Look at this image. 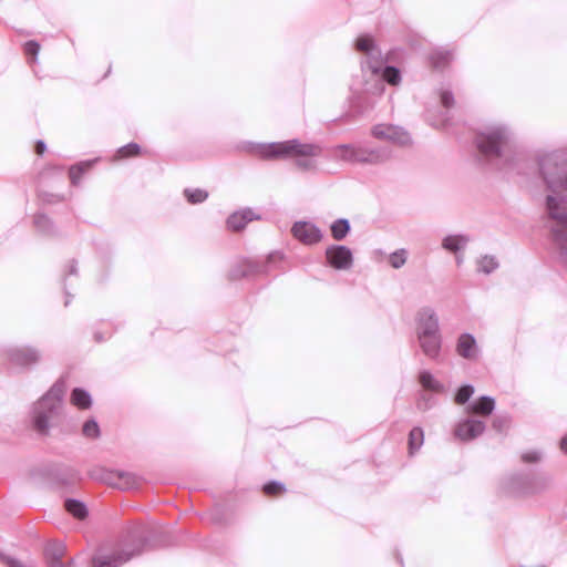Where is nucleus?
<instances>
[{
	"label": "nucleus",
	"mask_w": 567,
	"mask_h": 567,
	"mask_svg": "<svg viewBox=\"0 0 567 567\" xmlns=\"http://www.w3.org/2000/svg\"><path fill=\"white\" fill-rule=\"evenodd\" d=\"M546 209L549 218L556 221L555 226L551 227L553 239L560 259L567 264V197L548 195Z\"/></svg>",
	"instance_id": "7"
},
{
	"label": "nucleus",
	"mask_w": 567,
	"mask_h": 567,
	"mask_svg": "<svg viewBox=\"0 0 567 567\" xmlns=\"http://www.w3.org/2000/svg\"><path fill=\"white\" fill-rule=\"evenodd\" d=\"M475 145L484 161L502 169L512 165L511 132L505 125H488L476 133Z\"/></svg>",
	"instance_id": "1"
},
{
	"label": "nucleus",
	"mask_w": 567,
	"mask_h": 567,
	"mask_svg": "<svg viewBox=\"0 0 567 567\" xmlns=\"http://www.w3.org/2000/svg\"><path fill=\"white\" fill-rule=\"evenodd\" d=\"M355 50L364 53L365 59L361 62L362 71L369 70L372 75H379L375 90L382 93L384 82L391 85H398L401 82V72L396 66L385 65L380 49L375 45L372 37L364 34L357 39Z\"/></svg>",
	"instance_id": "3"
},
{
	"label": "nucleus",
	"mask_w": 567,
	"mask_h": 567,
	"mask_svg": "<svg viewBox=\"0 0 567 567\" xmlns=\"http://www.w3.org/2000/svg\"><path fill=\"white\" fill-rule=\"evenodd\" d=\"M512 419L508 414L496 415L493 420L492 426L495 431L502 433L509 429Z\"/></svg>",
	"instance_id": "38"
},
{
	"label": "nucleus",
	"mask_w": 567,
	"mask_h": 567,
	"mask_svg": "<svg viewBox=\"0 0 567 567\" xmlns=\"http://www.w3.org/2000/svg\"><path fill=\"white\" fill-rule=\"evenodd\" d=\"M424 441V432L422 427L415 426L409 433V450L410 454H414L421 449Z\"/></svg>",
	"instance_id": "31"
},
{
	"label": "nucleus",
	"mask_w": 567,
	"mask_h": 567,
	"mask_svg": "<svg viewBox=\"0 0 567 567\" xmlns=\"http://www.w3.org/2000/svg\"><path fill=\"white\" fill-rule=\"evenodd\" d=\"M110 475L114 480H110L109 483L121 489H131L137 485V477L130 472H116Z\"/></svg>",
	"instance_id": "22"
},
{
	"label": "nucleus",
	"mask_w": 567,
	"mask_h": 567,
	"mask_svg": "<svg viewBox=\"0 0 567 567\" xmlns=\"http://www.w3.org/2000/svg\"><path fill=\"white\" fill-rule=\"evenodd\" d=\"M65 553V547L60 543L48 544L44 548V560L62 559Z\"/></svg>",
	"instance_id": "33"
},
{
	"label": "nucleus",
	"mask_w": 567,
	"mask_h": 567,
	"mask_svg": "<svg viewBox=\"0 0 567 567\" xmlns=\"http://www.w3.org/2000/svg\"><path fill=\"white\" fill-rule=\"evenodd\" d=\"M456 353L468 361H475L480 357V348L476 339L471 333H462L456 341Z\"/></svg>",
	"instance_id": "16"
},
{
	"label": "nucleus",
	"mask_w": 567,
	"mask_h": 567,
	"mask_svg": "<svg viewBox=\"0 0 567 567\" xmlns=\"http://www.w3.org/2000/svg\"><path fill=\"white\" fill-rule=\"evenodd\" d=\"M326 259L328 265L337 270L350 269L353 264L351 249L343 245H331L327 247Z\"/></svg>",
	"instance_id": "11"
},
{
	"label": "nucleus",
	"mask_w": 567,
	"mask_h": 567,
	"mask_svg": "<svg viewBox=\"0 0 567 567\" xmlns=\"http://www.w3.org/2000/svg\"><path fill=\"white\" fill-rule=\"evenodd\" d=\"M371 135L380 141H389L400 146L411 143L410 134L401 126L392 124H377L371 128Z\"/></svg>",
	"instance_id": "10"
},
{
	"label": "nucleus",
	"mask_w": 567,
	"mask_h": 567,
	"mask_svg": "<svg viewBox=\"0 0 567 567\" xmlns=\"http://www.w3.org/2000/svg\"><path fill=\"white\" fill-rule=\"evenodd\" d=\"M65 509L75 518L84 519L87 516L86 505L75 498H68L64 503Z\"/></svg>",
	"instance_id": "29"
},
{
	"label": "nucleus",
	"mask_w": 567,
	"mask_h": 567,
	"mask_svg": "<svg viewBox=\"0 0 567 567\" xmlns=\"http://www.w3.org/2000/svg\"><path fill=\"white\" fill-rule=\"evenodd\" d=\"M0 560L7 567H39L33 561L30 563H23L20 559L12 557L10 555H7L0 550Z\"/></svg>",
	"instance_id": "36"
},
{
	"label": "nucleus",
	"mask_w": 567,
	"mask_h": 567,
	"mask_svg": "<svg viewBox=\"0 0 567 567\" xmlns=\"http://www.w3.org/2000/svg\"><path fill=\"white\" fill-rule=\"evenodd\" d=\"M184 195L190 204H199L207 199L208 193L205 189L200 188H186L184 190Z\"/></svg>",
	"instance_id": "34"
},
{
	"label": "nucleus",
	"mask_w": 567,
	"mask_h": 567,
	"mask_svg": "<svg viewBox=\"0 0 567 567\" xmlns=\"http://www.w3.org/2000/svg\"><path fill=\"white\" fill-rule=\"evenodd\" d=\"M440 333L439 317L434 309L422 308L416 316V337Z\"/></svg>",
	"instance_id": "13"
},
{
	"label": "nucleus",
	"mask_w": 567,
	"mask_h": 567,
	"mask_svg": "<svg viewBox=\"0 0 567 567\" xmlns=\"http://www.w3.org/2000/svg\"><path fill=\"white\" fill-rule=\"evenodd\" d=\"M47 567H73L74 561L71 559L69 563H63L62 559L56 560H44Z\"/></svg>",
	"instance_id": "45"
},
{
	"label": "nucleus",
	"mask_w": 567,
	"mask_h": 567,
	"mask_svg": "<svg viewBox=\"0 0 567 567\" xmlns=\"http://www.w3.org/2000/svg\"><path fill=\"white\" fill-rule=\"evenodd\" d=\"M560 449L565 454H567V434L560 440Z\"/></svg>",
	"instance_id": "49"
},
{
	"label": "nucleus",
	"mask_w": 567,
	"mask_h": 567,
	"mask_svg": "<svg viewBox=\"0 0 567 567\" xmlns=\"http://www.w3.org/2000/svg\"><path fill=\"white\" fill-rule=\"evenodd\" d=\"M540 175L549 189H567V151L557 150L539 156Z\"/></svg>",
	"instance_id": "8"
},
{
	"label": "nucleus",
	"mask_w": 567,
	"mask_h": 567,
	"mask_svg": "<svg viewBox=\"0 0 567 567\" xmlns=\"http://www.w3.org/2000/svg\"><path fill=\"white\" fill-rule=\"evenodd\" d=\"M462 261H463V258H462L461 256H457V257H456V262H457V265H460Z\"/></svg>",
	"instance_id": "51"
},
{
	"label": "nucleus",
	"mask_w": 567,
	"mask_h": 567,
	"mask_svg": "<svg viewBox=\"0 0 567 567\" xmlns=\"http://www.w3.org/2000/svg\"><path fill=\"white\" fill-rule=\"evenodd\" d=\"M470 238L464 235H449L442 241V247L451 252H457L465 248Z\"/></svg>",
	"instance_id": "24"
},
{
	"label": "nucleus",
	"mask_w": 567,
	"mask_h": 567,
	"mask_svg": "<svg viewBox=\"0 0 567 567\" xmlns=\"http://www.w3.org/2000/svg\"><path fill=\"white\" fill-rule=\"evenodd\" d=\"M7 357L11 364L27 368L40 361V352L32 347H10L7 350Z\"/></svg>",
	"instance_id": "12"
},
{
	"label": "nucleus",
	"mask_w": 567,
	"mask_h": 567,
	"mask_svg": "<svg viewBox=\"0 0 567 567\" xmlns=\"http://www.w3.org/2000/svg\"><path fill=\"white\" fill-rule=\"evenodd\" d=\"M441 103L445 109H450L454 105V95L450 90H442L440 93Z\"/></svg>",
	"instance_id": "43"
},
{
	"label": "nucleus",
	"mask_w": 567,
	"mask_h": 567,
	"mask_svg": "<svg viewBox=\"0 0 567 567\" xmlns=\"http://www.w3.org/2000/svg\"><path fill=\"white\" fill-rule=\"evenodd\" d=\"M69 275H73V276L78 275V264H76L75 260L71 261L70 269H69Z\"/></svg>",
	"instance_id": "47"
},
{
	"label": "nucleus",
	"mask_w": 567,
	"mask_h": 567,
	"mask_svg": "<svg viewBox=\"0 0 567 567\" xmlns=\"http://www.w3.org/2000/svg\"><path fill=\"white\" fill-rule=\"evenodd\" d=\"M264 493L269 496L281 494L286 491V487L282 483L277 481H271L264 485Z\"/></svg>",
	"instance_id": "41"
},
{
	"label": "nucleus",
	"mask_w": 567,
	"mask_h": 567,
	"mask_svg": "<svg viewBox=\"0 0 567 567\" xmlns=\"http://www.w3.org/2000/svg\"><path fill=\"white\" fill-rule=\"evenodd\" d=\"M420 347L423 351V353L432 359L435 360L439 358L441 348H442V337L440 333H433V334H426V336H419L417 337Z\"/></svg>",
	"instance_id": "17"
},
{
	"label": "nucleus",
	"mask_w": 567,
	"mask_h": 567,
	"mask_svg": "<svg viewBox=\"0 0 567 567\" xmlns=\"http://www.w3.org/2000/svg\"><path fill=\"white\" fill-rule=\"evenodd\" d=\"M485 429V422L476 419H465L456 424L454 435L461 441H471L483 434Z\"/></svg>",
	"instance_id": "15"
},
{
	"label": "nucleus",
	"mask_w": 567,
	"mask_h": 567,
	"mask_svg": "<svg viewBox=\"0 0 567 567\" xmlns=\"http://www.w3.org/2000/svg\"><path fill=\"white\" fill-rule=\"evenodd\" d=\"M431 124L435 127H445L447 125V117L444 115L440 122H432Z\"/></svg>",
	"instance_id": "48"
},
{
	"label": "nucleus",
	"mask_w": 567,
	"mask_h": 567,
	"mask_svg": "<svg viewBox=\"0 0 567 567\" xmlns=\"http://www.w3.org/2000/svg\"><path fill=\"white\" fill-rule=\"evenodd\" d=\"M495 409V400L489 395H482L466 406V412L480 416H488Z\"/></svg>",
	"instance_id": "20"
},
{
	"label": "nucleus",
	"mask_w": 567,
	"mask_h": 567,
	"mask_svg": "<svg viewBox=\"0 0 567 567\" xmlns=\"http://www.w3.org/2000/svg\"><path fill=\"white\" fill-rule=\"evenodd\" d=\"M522 477H529V474L519 473V474H513V475L506 477L502 482V485H501L502 491L505 494L511 495V496L528 495V493L516 492L515 487L529 485L527 482H524L523 480L520 481L519 478H522Z\"/></svg>",
	"instance_id": "21"
},
{
	"label": "nucleus",
	"mask_w": 567,
	"mask_h": 567,
	"mask_svg": "<svg viewBox=\"0 0 567 567\" xmlns=\"http://www.w3.org/2000/svg\"><path fill=\"white\" fill-rule=\"evenodd\" d=\"M527 482L529 485L515 487L516 492L528 493V495L540 493L548 488L550 485V477L546 475H530L529 477L519 478Z\"/></svg>",
	"instance_id": "18"
},
{
	"label": "nucleus",
	"mask_w": 567,
	"mask_h": 567,
	"mask_svg": "<svg viewBox=\"0 0 567 567\" xmlns=\"http://www.w3.org/2000/svg\"><path fill=\"white\" fill-rule=\"evenodd\" d=\"M296 239L305 245H315L321 241L323 234L319 227L309 221H296L291 228Z\"/></svg>",
	"instance_id": "14"
},
{
	"label": "nucleus",
	"mask_w": 567,
	"mask_h": 567,
	"mask_svg": "<svg viewBox=\"0 0 567 567\" xmlns=\"http://www.w3.org/2000/svg\"><path fill=\"white\" fill-rule=\"evenodd\" d=\"M259 216L251 209L245 208L239 212H235L227 218V228L234 231H240L245 228L247 223L258 219Z\"/></svg>",
	"instance_id": "19"
},
{
	"label": "nucleus",
	"mask_w": 567,
	"mask_h": 567,
	"mask_svg": "<svg viewBox=\"0 0 567 567\" xmlns=\"http://www.w3.org/2000/svg\"><path fill=\"white\" fill-rule=\"evenodd\" d=\"M408 251L403 248L393 251L389 257V262L394 269H400L406 262Z\"/></svg>",
	"instance_id": "37"
},
{
	"label": "nucleus",
	"mask_w": 567,
	"mask_h": 567,
	"mask_svg": "<svg viewBox=\"0 0 567 567\" xmlns=\"http://www.w3.org/2000/svg\"><path fill=\"white\" fill-rule=\"evenodd\" d=\"M251 151L265 159L281 158L288 156H297L295 164L303 171H315L317 163L313 157H318L322 153V147L315 143H302L297 138L285 142H272L255 144Z\"/></svg>",
	"instance_id": "2"
},
{
	"label": "nucleus",
	"mask_w": 567,
	"mask_h": 567,
	"mask_svg": "<svg viewBox=\"0 0 567 567\" xmlns=\"http://www.w3.org/2000/svg\"><path fill=\"white\" fill-rule=\"evenodd\" d=\"M23 50L27 55L31 56L32 60L35 61L40 51V44L34 40H30L24 43Z\"/></svg>",
	"instance_id": "42"
},
{
	"label": "nucleus",
	"mask_w": 567,
	"mask_h": 567,
	"mask_svg": "<svg viewBox=\"0 0 567 567\" xmlns=\"http://www.w3.org/2000/svg\"><path fill=\"white\" fill-rule=\"evenodd\" d=\"M281 255L271 254L266 261L259 262L254 260H240L230 270L231 279H240L244 277L254 276L257 274H269L272 262L280 260Z\"/></svg>",
	"instance_id": "9"
},
{
	"label": "nucleus",
	"mask_w": 567,
	"mask_h": 567,
	"mask_svg": "<svg viewBox=\"0 0 567 567\" xmlns=\"http://www.w3.org/2000/svg\"><path fill=\"white\" fill-rule=\"evenodd\" d=\"M65 389V382L63 380H58L33 405L32 423L37 432L40 434H47L49 429L58 421L62 411Z\"/></svg>",
	"instance_id": "4"
},
{
	"label": "nucleus",
	"mask_w": 567,
	"mask_h": 567,
	"mask_svg": "<svg viewBox=\"0 0 567 567\" xmlns=\"http://www.w3.org/2000/svg\"><path fill=\"white\" fill-rule=\"evenodd\" d=\"M419 382L425 390L436 393H442L445 391L444 384L435 379L434 375L427 370H422L420 372Z\"/></svg>",
	"instance_id": "23"
},
{
	"label": "nucleus",
	"mask_w": 567,
	"mask_h": 567,
	"mask_svg": "<svg viewBox=\"0 0 567 567\" xmlns=\"http://www.w3.org/2000/svg\"><path fill=\"white\" fill-rule=\"evenodd\" d=\"M140 152H141L140 145L137 143L132 142V143H128L127 145H124L121 148H118L117 155L121 158H126V157H131V156H136L137 154H140Z\"/></svg>",
	"instance_id": "40"
},
{
	"label": "nucleus",
	"mask_w": 567,
	"mask_h": 567,
	"mask_svg": "<svg viewBox=\"0 0 567 567\" xmlns=\"http://www.w3.org/2000/svg\"><path fill=\"white\" fill-rule=\"evenodd\" d=\"M452 59V52L443 49L436 50L430 55L431 64L436 70L444 69L446 65H449Z\"/></svg>",
	"instance_id": "27"
},
{
	"label": "nucleus",
	"mask_w": 567,
	"mask_h": 567,
	"mask_svg": "<svg viewBox=\"0 0 567 567\" xmlns=\"http://www.w3.org/2000/svg\"><path fill=\"white\" fill-rule=\"evenodd\" d=\"M336 158L351 164L381 165L392 157L389 147H370L362 144H340L332 148Z\"/></svg>",
	"instance_id": "6"
},
{
	"label": "nucleus",
	"mask_w": 567,
	"mask_h": 567,
	"mask_svg": "<svg viewBox=\"0 0 567 567\" xmlns=\"http://www.w3.org/2000/svg\"><path fill=\"white\" fill-rule=\"evenodd\" d=\"M147 545V538L141 527H133L127 530L121 550L112 554L99 550L91 558L92 567H120L134 556L140 555Z\"/></svg>",
	"instance_id": "5"
},
{
	"label": "nucleus",
	"mask_w": 567,
	"mask_h": 567,
	"mask_svg": "<svg viewBox=\"0 0 567 567\" xmlns=\"http://www.w3.org/2000/svg\"><path fill=\"white\" fill-rule=\"evenodd\" d=\"M94 339L97 341V342H102L105 340V338L100 333V332H95L94 333Z\"/></svg>",
	"instance_id": "50"
},
{
	"label": "nucleus",
	"mask_w": 567,
	"mask_h": 567,
	"mask_svg": "<svg viewBox=\"0 0 567 567\" xmlns=\"http://www.w3.org/2000/svg\"><path fill=\"white\" fill-rule=\"evenodd\" d=\"M71 402L79 409H89L92 404L91 395L87 391L75 388L71 393Z\"/></svg>",
	"instance_id": "30"
},
{
	"label": "nucleus",
	"mask_w": 567,
	"mask_h": 567,
	"mask_svg": "<svg viewBox=\"0 0 567 567\" xmlns=\"http://www.w3.org/2000/svg\"><path fill=\"white\" fill-rule=\"evenodd\" d=\"M47 150V145L42 140H39L35 144V152L39 155H42Z\"/></svg>",
	"instance_id": "46"
},
{
	"label": "nucleus",
	"mask_w": 567,
	"mask_h": 567,
	"mask_svg": "<svg viewBox=\"0 0 567 567\" xmlns=\"http://www.w3.org/2000/svg\"><path fill=\"white\" fill-rule=\"evenodd\" d=\"M350 221L347 218H339L334 220L330 226L331 236L338 241L346 238L350 233Z\"/></svg>",
	"instance_id": "28"
},
{
	"label": "nucleus",
	"mask_w": 567,
	"mask_h": 567,
	"mask_svg": "<svg viewBox=\"0 0 567 567\" xmlns=\"http://www.w3.org/2000/svg\"><path fill=\"white\" fill-rule=\"evenodd\" d=\"M34 227L39 233L45 236L55 235V227L53 221L44 214H37L33 218Z\"/></svg>",
	"instance_id": "25"
},
{
	"label": "nucleus",
	"mask_w": 567,
	"mask_h": 567,
	"mask_svg": "<svg viewBox=\"0 0 567 567\" xmlns=\"http://www.w3.org/2000/svg\"><path fill=\"white\" fill-rule=\"evenodd\" d=\"M65 293H66V297H69V293H68L66 291H65ZM70 301H71V299H70V298H66V300H65V306H69Z\"/></svg>",
	"instance_id": "52"
},
{
	"label": "nucleus",
	"mask_w": 567,
	"mask_h": 567,
	"mask_svg": "<svg viewBox=\"0 0 567 567\" xmlns=\"http://www.w3.org/2000/svg\"><path fill=\"white\" fill-rule=\"evenodd\" d=\"M542 458L538 451H529L522 454V461L525 463H536Z\"/></svg>",
	"instance_id": "44"
},
{
	"label": "nucleus",
	"mask_w": 567,
	"mask_h": 567,
	"mask_svg": "<svg viewBox=\"0 0 567 567\" xmlns=\"http://www.w3.org/2000/svg\"><path fill=\"white\" fill-rule=\"evenodd\" d=\"M498 261L495 256L485 255L481 257L477 261V270L485 275L492 274L495 269L498 268Z\"/></svg>",
	"instance_id": "32"
},
{
	"label": "nucleus",
	"mask_w": 567,
	"mask_h": 567,
	"mask_svg": "<svg viewBox=\"0 0 567 567\" xmlns=\"http://www.w3.org/2000/svg\"><path fill=\"white\" fill-rule=\"evenodd\" d=\"M474 394V386L472 384H464L458 388L455 393L454 401L458 405H463L468 402L471 396Z\"/></svg>",
	"instance_id": "35"
},
{
	"label": "nucleus",
	"mask_w": 567,
	"mask_h": 567,
	"mask_svg": "<svg viewBox=\"0 0 567 567\" xmlns=\"http://www.w3.org/2000/svg\"><path fill=\"white\" fill-rule=\"evenodd\" d=\"M94 162L95 161H84V162H80L75 165H72L69 169V176H70L71 184L74 186L79 185L81 182L82 175L84 173H86L92 167Z\"/></svg>",
	"instance_id": "26"
},
{
	"label": "nucleus",
	"mask_w": 567,
	"mask_h": 567,
	"mask_svg": "<svg viewBox=\"0 0 567 567\" xmlns=\"http://www.w3.org/2000/svg\"><path fill=\"white\" fill-rule=\"evenodd\" d=\"M83 435L90 439H95L100 435V427L95 420H87L82 427Z\"/></svg>",
	"instance_id": "39"
}]
</instances>
